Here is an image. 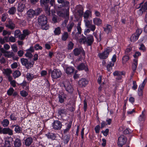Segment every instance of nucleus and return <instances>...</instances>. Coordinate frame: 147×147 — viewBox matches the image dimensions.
<instances>
[{"mask_svg":"<svg viewBox=\"0 0 147 147\" xmlns=\"http://www.w3.org/2000/svg\"><path fill=\"white\" fill-rule=\"evenodd\" d=\"M38 24L43 30H47L49 28V26L47 24V19L44 15L40 16L38 18Z\"/></svg>","mask_w":147,"mask_h":147,"instance_id":"nucleus-1","label":"nucleus"},{"mask_svg":"<svg viewBox=\"0 0 147 147\" xmlns=\"http://www.w3.org/2000/svg\"><path fill=\"white\" fill-rule=\"evenodd\" d=\"M94 41L93 36L91 35H88L86 36H83L82 38L80 39V42H83V44H86L87 46H91Z\"/></svg>","mask_w":147,"mask_h":147,"instance_id":"nucleus-2","label":"nucleus"},{"mask_svg":"<svg viewBox=\"0 0 147 147\" xmlns=\"http://www.w3.org/2000/svg\"><path fill=\"white\" fill-rule=\"evenodd\" d=\"M48 74L49 75L51 74V76L54 79L59 78L62 75L61 71L58 69H54L53 70L50 69L48 70Z\"/></svg>","mask_w":147,"mask_h":147,"instance_id":"nucleus-3","label":"nucleus"},{"mask_svg":"<svg viewBox=\"0 0 147 147\" xmlns=\"http://www.w3.org/2000/svg\"><path fill=\"white\" fill-rule=\"evenodd\" d=\"M21 61L22 65L25 66L27 69H29L32 67L34 63L33 61H29L28 59L24 58L21 59Z\"/></svg>","mask_w":147,"mask_h":147,"instance_id":"nucleus-4","label":"nucleus"},{"mask_svg":"<svg viewBox=\"0 0 147 147\" xmlns=\"http://www.w3.org/2000/svg\"><path fill=\"white\" fill-rule=\"evenodd\" d=\"M112 51L111 48L108 47L104 50L102 53H99L98 54L99 57L100 59H105L107 58L110 52Z\"/></svg>","mask_w":147,"mask_h":147,"instance_id":"nucleus-5","label":"nucleus"},{"mask_svg":"<svg viewBox=\"0 0 147 147\" xmlns=\"http://www.w3.org/2000/svg\"><path fill=\"white\" fill-rule=\"evenodd\" d=\"M142 30L141 29H137L136 32L132 34L130 37L131 41L134 42L137 40L138 38L142 32Z\"/></svg>","mask_w":147,"mask_h":147,"instance_id":"nucleus-6","label":"nucleus"},{"mask_svg":"<svg viewBox=\"0 0 147 147\" xmlns=\"http://www.w3.org/2000/svg\"><path fill=\"white\" fill-rule=\"evenodd\" d=\"M64 87L68 93H71L73 91V88L68 81H66L63 83Z\"/></svg>","mask_w":147,"mask_h":147,"instance_id":"nucleus-7","label":"nucleus"},{"mask_svg":"<svg viewBox=\"0 0 147 147\" xmlns=\"http://www.w3.org/2000/svg\"><path fill=\"white\" fill-rule=\"evenodd\" d=\"M118 146L119 147H122L126 143L127 138L123 135H121L118 138Z\"/></svg>","mask_w":147,"mask_h":147,"instance_id":"nucleus-8","label":"nucleus"},{"mask_svg":"<svg viewBox=\"0 0 147 147\" xmlns=\"http://www.w3.org/2000/svg\"><path fill=\"white\" fill-rule=\"evenodd\" d=\"M40 2L41 5L45 7L49 6V3L52 6L55 4V0H40Z\"/></svg>","mask_w":147,"mask_h":147,"instance_id":"nucleus-9","label":"nucleus"},{"mask_svg":"<svg viewBox=\"0 0 147 147\" xmlns=\"http://www.w3.org/2000/svg\"><path fill=\"white\" fill-rule=\"evenodd\" d=\"M73 52L75 56H78L81 53L82 55L84 56L85 53L83 49L82 48H76L73 50Z\"/></svg>","mask_w":147,"mask_h":147,"instance_id":"nucleus-10","label":"nucleus"},{"mask_svg":"<svg viewBox=\"0 0 147 147\" xmlns=\"http://www.w3.org/2000/svg\"><path fill=\"white\" fill-rule=\"evenodd\" d=\"M61 123L58 120L54 121L53 124V128L55 130H60L62 127Z\"/></svg>","mask_w":147,"mask_h":147,"instance_id":"nucleus-11","label":"nucleus"},{"mask_svg":"<svg viewBox=\"0 0 147 147\" xmlns=\"http://www.w3.org/2000/svg\"><path fill=\"white\" fill-rule=\"evenodd\" d=\"M125 72L122 71H116L113 73V75L115 76H117L116 79L118 80L121 79L122 78V75H125Z\"/></svg>","mask_w":147,"mask_h":147,"instance_id":"nucleus-12","label":"nucleus"},{"mask_svg":"<svg viewBox=\"0 0 147 147\" xmlns=\"http://www.w3.org/2000/svg\"><path fill=\"white\" fill-rule=\"evenodd\" d=\"M1 134H7L10 136H12L13 134V131L8 127L4 128L1 127Z\"/></svg>","mask_w":147,"mask_h":147,"instance_id":"nucleus-13","label":"nucleus"},{"mask_svg":"<svg viewBox=\"0 0 147 147\" xmlns=\"http://www.w3.org/2000/svg\"><path fill=\"white\" fill-rule=\"evenodd\" d=\"M77 69L79 70H84L85 71L88 70V69L86 64H85L84 63H82L79 64L77 67Z\"/></svg>","mask_w":147,"mask_h":147,"instance_id":"nucleus-14","label":"nucleus"},{"mask_svg":"<svg viewBox=\"0 0 147 147\" xmlns=\"http://www.w3.org/2000/svg\"><path fill=\"white\" fill-rule=\"evenodd\" d=\"M59 102L60 103H63L64 101V99L66 98L67 96L66 94L63 93H61L58 94Z\"/></svg>","mask_w":147,"mask_h":147,"instance_id":"nucleus-15","label":"nucleus"},{"mask_svg":"<svg viewBox=\"0 0 147 147\" xmlns=\"http://www.w3.org/2000/svg\"><path fill=\"white\" fill-rule=\"evenodd\" d=\"M80 25V24L79 23L77 26V29L78 32L75 33L74 36H72L75 39L77 40L78 39V35L80 34L81 33L82 29Z\"/></svg>","mask_w":147,"mask_h":147,"instance_id":"nucleus-16","label":"nucleus"},{"mask_svg":"<svg viewBox=\"0 0 147 147\" xmlns=\"http://www.w3.org/2000/svg\"><path fill=\"white\" fill-rule=\"evenodd\" d=\"M8 24L6 25V27L11 29V30H13L15 27V24L13 23L12 20L9 19L8 21Z\"/></svg>","mask_w":147,"mask_h":147,"instance_id":"nucleus-17","label":"nucleus"},{"mask_svg":"<svg viewBox=\"0 0 147 147\" xmlns=\"http://www.w3.org/2000/svg\"><path fill=\"white\" fill-rule=\"evenodd\" d=\"M88 81L85 78L80 80L78 82V84L80 87H85L88 84Z\"/></svg>","mask_w":147,"mask_h":147,"instance_id":"nucleus-18","label":"nucleus"},{"mask_svg":"<svg viewBox=\"0 0 147 147\" xmlns=\"http://www.w3.org/2000/svg\"><path fill=\"white\" fill-rule=\"evenodd\" d=\"M104 31L107 34L111 33L112 32V27L109 24H107L105 27H103Z\"/></svg>","mask_w":147,"mask_h":147,"instance_id":"nucleus-19","label":"nucleus"},{"mask_svg":"<svg viewBox=\"0 0 147 147\" xmlns=\"http://www.w3.org/2000/svg\"><path fill=\"white\" fill-rule=\"evenodd\" d=\"M58 2L59 3H61V5H60V6L62 7H69V3L67 1H65L64 0H58Z\"/></svg>","mask_w":147,"mask_h":147,"instance_id":"nucleus-20","label":"nucleus"},{"mask_svg":"<svg viewBox=\"0 0 147 147\" xmlns=\"http://www.w3.org/2000/svg\"><path fill=\"white\" fill-rule=\"evenodd\" d=\"M74 70V68L72 67H67L65 69V72L68 75L71 74Z\"/></svg>","mask_w":147,"mask_h":147,"instance_id":"nucleus-21","label":"nucleus"},{"mask_svg":"<svg viewBox=\"0 0 147 147\" xmlns=\"http://www.w3.org/2000/svg\"><path fill=\"white\" fill-rule=\"evenodd\" d=\"M33 141V139L31 137H28L24 140V144L26 146H29L31 145Z\"/></svg>","mask_w":147,"mask_h":147,"instance_id":"nucleus-22","label":"nucleus"},{"mask_svg":"<svg viewBox=\"0 0 147 147\" xmlns=\"http://www.w3.org/2000/svg\"><path fill=\"white\" fill-rule=\"evenodd\" d=\"M34 11L32 9H30L27 12L28 16L30 18H33L35 15Z\"/></svg>","mask_w":147,"mask_h":147,"instance_id":"nucleus-23","label":"nucleus"},{"mask_svg":"<svg viewBox=\"0 0 147 147\" xmlns=\"http://www.w3.org/2000/svg\"><path fill=\"white\" fill-rule=\"evenodd\" d=\"M25 7V4L22 3H18V5L17 8V10L18 12H22L23 11Z\"/></svg>","mask_w":147,"mask_h":147,"instance_id":"nucleus-24","label":"nucleus"},{"mask_svg":"<svg viewBox=\"0 0 147 147\" xmlns=\"http://www.w3.org/2000/svg\"><path fill=\"white\" fill-rule=\"evenodd\" d=\"M22 145V142L19 138H17L14 141V145L15 147H20Z\"/></svg>","mask_w":147,"mask_h":147,"instance_id":"nucleus-25","label":"nucleus"},{"mask_svg":"<svg viewBox=\"0 0 147 147\" xmlns=\"http://www.w3.org/2000/svg\"><path fill=\"white\" fill-rule=\"evenodd\" d=\"M45 135L48 138L51 139L53 140H55V138L56 137V134L52 133H48L46 134Z\"/></svg>","mask_w":147,"mask_h":147,"instance_id":"nucleus-26","label":"nucleus"},{"mask_svg":"<svg viewBox=\"0 0 147 147\" xmlns=\"http://www.w3.org/2000/svg\"><path fill=\"white\" fill-rule=\"evenodd\" d=\"M92 15V12L90 10H87L84 13V20H87L89 16H91Z\"/></svg>","mask_w":147,"mask_h":147,"instance_id":"nucleus-27","label":"nucleus"},{"mask_svg":"<svg viewBox=\"0 0 147 147\" xmlns=\"http://www.w3.org/2000/svg\"><path fill=\"white\" fill-rule=\"evenodd\" d=\"M143 3L140 4L139 6L137 8L138 9L142 6L141 8L143 10V11L147 12V1L143 5Z\"/></svg>","mask_w":147,"mask_h":147,"instance_id":"nucleus-28","label":"nucleus"},{"mask_svg":"<svg viewBox=\"0 0 147 147\" xmlns=\"http://www.w3.org/2000/svg\"><path fill=\"white\" fill-rule=\"evenodd\" d=\"M74 23L73 22H69V24L66 26L67 31L68 32H70L71 31V30L74 26Z\"/></svg>","mask_w":147,"mask_h":147,"instance_id":"nucleus-29","label":"nucleus"},{"mask_svg":"<svg viewBox=\"0 0 147 147\" xmlns=\"http://www.w3.org/2000/svg\"><path fill=\"white\" fill-rule=\"evenodd\" d=\"M58 113L59 115H61L63 114H66V110L64 108H61L58 109Z\"/></svg>","mask_w":147,"mask_h":147,"instance_id":"nucleus-30","label":"nucleus"},{"mask_svg":"<svg viewBox=\"0 0 147 147\" xmlns=\"http://www.w3.org/2000/svg\"><path fill=\"white\" fill-rule=\"evenodd\" d=\"M94 23L98 26H99L102 23V20L99 18H94L93 20Z\"/></svg>","mask_w":147,"mask_h":147,"instance_id":"nucleus-31","label":"nucleus"},{"mask_svg":"<svg viewBox=\"0 0 147 147\" xmlns=\"http://www.w3.org/2000/svg\"><path fill=\"white\" fill-rule=\"evenodd\" d=\"M9 123V121L7 119H4L1 122L3 126L4 127H7Z\"/></svg>","mask_w":147,"mask_h":147,"instance_id":"nucleus-32","label":"nucleus"},{"mask_svg":"<svg viewBox=\"0 0 147 147\" xmlns=\"http://www.w3.org/2000/svg\"><path fill=\"white\" fill-rule=\"evenodd\" d=\"M14 131L16 133H21L22 132V128L21 127L17 125L15 128Z\"/></svg>","mask_w":147,"mask_h":147,"instance_id":"nucleus-33","label":"nucleus"},{"mask_svg":"<svg viewBox=\"0 0 147 147\" xmlns=\"http://www.w3.org/2000/svg\"><path fill=\"white\" fill-rule=\"evenodd\" d=\"M69 37L68 33L67 32H64L63 34L62 37V40L64 41H66Z\"/></svg>","mask_w":147,"mask_h":147,"instance_id":"nucleus-34","label":"nucleus"},{"mask_svg":"<svg viewBox=\"0 0 147 147\" xmlns=\"http://www.w3.org/2000/svg\"><path fill=\"white\" fill-rule=\"evenodd\" d=\"M114 63L111 62H109L107 66V68L108 71H110L112 70V67L114 66Z\"/></svg>","mask_w":147,"mask_h":147,"instance_id":"nucleus-35","label":"nucleus"},{"mask_svg":"<svg viewBox=\"0 0 147 147\" xmlns=\"http://www.w3.org/2000/svg\"><path fill=\"white\" fill-rule=\"evenodd\" d=\"M26 78L28 81H31L34 78V76L32 74L28 73L26 75Z\"/></svg>","mask_w":147,"mask_h":147,"instance_id":"nucleus-36","label":"nucleus"},{"mask_svg":"<svg viewBox=\"0 0 147 147\" xmlns=\"http://www.w3.org/2000/svg\"><path fill=\"white\" fill-rule=\"evenodd\" d=\"M70 136L69 135H66L63 137V139L65 144H67L68 143L70 140Z\"/></svg>","mask_w":147,"mask_h":147,"instance_id":"nucleus-37","label":"nucleus"},{"mask_svg":"<svg viewBox=\"0 0 147 147\" xmlns=\"http://www.w3.org/2000/svg\"><path fill=\"white\" fill-rule=\"evenodd\" d=\"M16 11V8L14 7H12L9 9L8 12L10 14L13 15L15 14Z\"/></svg>","mask_w":147,"mask_h":147,"instance_id":"nucleus-38","label":"nucleus"},{"mask_svg":"<svg viewBox=\"0 0 147 147\" xmlns=\"http://www.w3.org/2000/svg\"><path fill=\"white\" fill-rule=\"evenodd\" d=\"M54 32L55 35H59L61 33L60 28L59 27H58L56 28L55 29Z\"/></svg>","mask_w":147,"mask_h":147,"instance_id":"nucleus-39","label":"nucleus"},{"mask_svg":"<svg viewBox=\"0 0 147 147\" xmlns=\"http://www.w3.org/2000/svg\"><path fill=\"white\" fill-rule=\"evenodd\" d=\"M129 57L128 55H126L124 56L122 59V62L123 64H125L126 62L129 60Z\"/></svg>","mask_w":147,"mask_h":147,"instance_id":"nucleus-40","label":"nucleus"},{"mask_svg":"<svg viewBox=\"0 0 147 147\" xmlns=\"http://www.w3.org/2000/svg\"><path fill=\"white\" fill-rule=\"evenodd\" d=\"M21 73L19 70L15 71L13 73V76L15 78H18L20 76Z\"/></svg>","mask_w":147,"mask_h":147,"instance_id":"nucleus-41","label":"nucleus"},{"mask_svg":"<svg viewBox=\"0 0 147 147\" xmlns=\"http://www.w3.org/2000/svg\"><path fill=\"white\" fill-rule=\"evenodd\" d=\"M3 73L4 74H6L7 76H9L11 73V71L10 69H4Z\"/></svg>","mask_w":147,"mask_h":147,"instance_id":"nucleus-42","label":"nucleus"},{"mask_svg":"<svg viewBox=\"0 0 147 147\" xmlns=\"http://www.w3.org/2000/svg\"><path fill=\"white\" fill-rule=\"evenodd\" d=\"M6 54L5 55V56L8 58L11 57L14 55V54L12 52L7 51V52H6Z\"/></svg>","mask_w":147,"mask_h":147,"instance_id":"nucleus-43","label":"nucleus"},{"mask_svg":"<svg viewBox=\"0 0 147 147\" xmlns=\"http://www.w3.org/2000/svg\"><path fill=\"white\" fill-rule=\"evenodd\" d=\"M84 22L85 23V26H86V27L88 28V27L92 24V21H89L88 19L87 20H84Z\"/></svg>","mask_w":147,"mask_h":147,"instance_id":"nucleus-44","label":"nucleus"},{"mask_svg":"<svg viewBox=\"0 0 147 147\" xmlns=\"http://www.w3.org/2000/svg\"><path fill=\"white\" fill-rule=\"evenodd\" d=\"M45 13L48 16H50L51 14L50 8L49 7V6H45Z\"/></svg>","mask_w":147,"mask_h":147,"instance_id":"nucleus-45","label":"nucleus"},{"mask_svg":"<svg viewBox=\"0 0 147 147\" xmlns=\"http://www.w3.org/2000/svg\"><path fill=\"white\" fill-rule=\"evenodd\" d=\"M14 91V89L11 87L10 88L7 92V94L9 96H11L12 95Z\"/></svg>","mask_w":147,"mask_h":147,"instance_id":"nucleus-46","label":"nucleus"},{"mask_svg":"<svg viewBox=\"0 0 147 147\" xmlns=\"http://www.w3.org/2000/svg\"><path fill=\"white\" fill-rule=\"evenodd\" d=\"M145 111V110L142 112V114L140 115L139 117V120L140 121H144L145 119V115L144 114V112Z\"/></svg>","mask_w":147,"mask_h":147,"instance_id":"nucleus-47","label":"nucleus"},{"mask_svg":"<svg viewBox=\"0 0 147 147\" xmlns=\"http://www.w3.org/2000/svg\"><path fill=\"white\" fill-rule=\"evenodd\" d=\"M23 34L26 37V36L30 34V32L28 29H24L23 31Z\"/></svg>","mask_w":147,"mask_h":147,"instance_id":"nucleus-48","label":"nucleus"},{"mask_svg":"<svg viewBox=\"0 0 147 147\" xmlns=\"http://www.w3.org/2000/svg\"><path fill=\"white\" fill-rule=\"evenodd\" d=\"M74 46V44L72 42H69L68 45V50H71L72 49Z\"/></svg>","mask_w":147,"mask_h":147,"instance_id":"nucleus-49","label":"nucleus"},{"mask_svg":"<svg viewBox=\"0 0 147 147\" xmlns=\"http://www.w3.org/2000/svg\"><path fill=\"white\" fill-rule=\"evenodd\" d=\"M26 54H25V55L26 57H28L29 59H31L33 57V55L32 54V53L26 51Z\"/></svg>","mask_w":147,"mask_h":147,"instance_id":"nucleus-50","label":"nucleus"},{"mask_svg":"<svg viewBox=\"0 0 147 147\" xmlns=\"http://www.w3.org/2000/svg\"><path fill=\"white\" fill-rule=\"evenodd\" d=\"M20 94L23 97H26L28 94V93L25 90H22L20 91Z\"/></svg>","mask_w":147,"mask_h":147,"instance_id":"nucleus-51","label":"nucleus"},{"mask_svg":"<svg viewBox=\"0 0 147 147\" xmlns=\"http://www.w3.org/2000/svg\"><path fill=\"white\" fill-rule=\"evenodd\" d=\"M10 118L11 120L12 121H16L17 120V118L16 117L15 113L11 114L10 116Z\"/></svg>","mask_w":147,"mask_h":147,"instance_id":"nucleus-52","label":"nucleus"},{"mask_svg":"<svg viewBox=\"0 0 147 147\" xmlns=\"http://www.w3.org/2000/svg\"><path fill=\"white\" fill-rule=\"evenodd\" d=\"M42 9L39 8H37L36 10L34 11L35 12V15L36 16L38 15L41 12Z\"/></svg>","mask_w":147,"mask_h":147,"instance_id":"nucleus-53","label":"nucleus"},{"mask_svg":"<svg viewBox=\"0 0 147 147\" xmlns=\"http://www.w3.org/2000/svg\"><path fill=\"white\" fill-rule=\"evenodd\" d=\"M34 47L36 50L39 49L41 50L42 49V47L40 46L39 44H36L34 46Z\"/></svg>","mask_w":147,"mask_h":147,"instance_id":"nucleus-54","label":"nucleus"},{"mask_svg":"<svg viewBox=\"0 0 147 147\" xmlns=\"http://www.w3.org/2000/svg\"><path fill=\"white\" fill-rule=\"evenodd\" d=\"M21 33V32L20 30H15L14 32V36L16 38L18 37L19 34Z\"/></svg>","mask_w":147,"mask_h":147,"instance_id":"nucleus-55","label":"nucleus"},{"mask_svg":"<svg viewBox=\"0 0 147 147\" xmlns=\"http://www.w3.org/2000/svg\"><path fill=\"white\" fill-rule=\"evenodd\" d=\"M100 129V127L99 125H97L94 128V130L96 133H98Z\"/></svg>","mask_w":147,"mask_h":147,"instance_id":"nucleus-56","label":"nucleus"},{"mask_svg":"<svg viewBox=\"0 0 147 147\" xmlns=\"http://www.w3.org/2000/svg\"><path fill=\"white\" fill-rule=\"evenodd\" d=\"M18 36V37L19 38L22 40H24L26 37V36L24 35V34L23 33L21 34V33L20 34H19Z\"/></svg>","mask_w":147,"mask_h":147,"instance_id":"nucleus-57","label":"nucleus"},{"mask_svg":"<svg viewBox=\"0 0 147 147\" xmlns=\"http://www.w3.org/2000/svg\"><path fill=\"white\" fill-rule=\"evenodd\" d=\"M141 55V53L140 52L138 51H136L135 54L133 55V57L135 59L136 58H138V57L139 56H140Z\"/></svg>","mask_w":147,"mask_h":147,"instance_id":"nucleus-58","label":"nucleus"},{"mask_svg":"<svg viewBox=\"0 0 147 147\" xmlns=\"http://www.w3.org/2000/svg\"><path fill=\"white\" fill-rule=\"evenodd\" d=\"M109 132V129H106L105 131L102 130V132L103 133V135L105 136H107Z\"/></svg>","mask_w":147,"mask_h":147,"instance_id":"nucleus-59","label":"nucleus"},{"mask_svg":"<svg viewBox=\"0 0 147 147\" xmlns=\"http://www.w3.org/2000/svg\"><path fill=\"white\" fill-rule=\"evenodd\" d=\"M133 86L132 87V89L134 90H136L137 88V85L136 84V81H133Z\"/></svg>","mask_w":147,"mask_h":147,"instance_id":"nucleus-60","label":"nucleus"},{"mask_svg":"<svg viewBox=\"0 0 147 147\" xmlns=\"http://www.w3.org/2000/svg\"><path fill=\"white\" fill-rule=\"evenodd\" d=\"M88 28H90V30L94 31L95 30L96 27L95 25L91 24L90 26Z\"/></svg>","mask_w":147,"mask_h":147,"instance_id":"nucleus-61","label":"nucleus"},{"mask_svg":"<svg viewBox=\"0 0 147 147\" xmlns=\"http://www.w3.org/2000/svg\"><path fill=\"white\" fill-rule=\"evenodd\" d=\"M34 47L33 46H31L29 49H27L26 50V51L32 53L34 52Z\"/></svg>","mask_w":147,"mask_h":147,"instance_id":"nucleus-62","label":"nucleus"},{"mask_svg":"<svg viewBox=\"0 0 147 147\" xmlns=\"http://www.w3.org/2000/svg\"><path fill=\"white\" fill-rule=\"evenodd\" d=\"M68 19L67 18H65L63 22L62 23V26L63 27H65L66 26L67 23L68 22Z\"/></svg>","mask_w":147,"mask_h":147,"instance_id":"nucleus-63","label":"nucleus"},{"mask_svg":"<svg viewBox=\"0 0 147 147\" xmlns=\"http://www.w3.org/2000/svg\"><path fill=\"white\" fill-rule=\"evenodd\" d=\"M84 110L85 112L86 111L87 107V102L86 101V99H85L84 100Z\"/></svg>","mask_w":147,"mask_h":147,"instance_id":"nucleus-64","label":"nucleus"}]
</instances>
